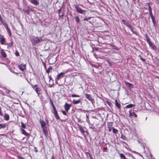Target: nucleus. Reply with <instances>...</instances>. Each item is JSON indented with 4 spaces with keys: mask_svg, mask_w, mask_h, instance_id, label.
<instances>
[{
    "mask_svg": "<svg viewBox=\"0 0 159 159\" xmlns=\"http://www.w3.org/2000/svg\"><path fill=\"white\" fill-rule=\"evenodd\" d=\"M18 67L20 70L23 71L26 69V65L21 64L18 65Z\"/></svg>",
    "mask_w": 159,
    "mask_h": 159,
    "instance_id": "obj_7",
    "label": "nucleus"
},
{
    "mask_svg": "<svg viewBox=\"0 0 159 159\" xmlns=\"http://www.w3.org/2000/svg\"><path fill=\"white\" fill-rule=\"evenodd\" d=\"M65 73L64 72H61L55 78L56 81L60 79L63 78L64 76Z\"/></svg>",
    "mask_w": 159,
    "mask_h": 159,
    "instance_id": "obj_4",
    "label": "nucleus"
},
{
    "mask_svg": "<svg viewBox=\"0 0 159 159\" xmlns=\"http://www.w3.org/2000/svg\"><path fill=\"white\" fill-rule=\"evenodd\" d=\"M85 154L88 159H92L91 154L88 152H85Z\"/></svg>",
    "mask_w": 159,
    "mask_h": 159,
    "instance_id": "obj_17",
    "label": "nucleus"
},
{
    "mask_svg": "<svg viewBox=\"0 0 159 159\" xmlns=\"http://www.w3.org/2000/svg\"><path fill=\"white\" fill-rule=\"evenodd\" d=\"M78 128L79 130L82 134H84V133L85 132V131L83 127L80 125L78 124Z\"/></svg>",
    "mask_w": 159,
    "mask_h": 159,
    "instance_id": "obj_10",
    "label": "nucleus"
},
{
    "mask_svg": "<svg viewBox=\"0 0 159 159\" xmlns=\"http://www.w3.org/2000/svg\"><path fill=\"white\" fill-rule=\"evenodd\" d=\"M52 67L50 66L48 69L46 70V72L48 73H49L50 72V70H52Z\"/></svg>",
    "mask_w": 159,
    "mask_h": 159,
    "instance_id": "obj_35",
    "label": "nucleus"
},
{
    "mask_svg": "<svg viewBox=\"0 0 159 159\" xmlns=\"http://www.w3.org/2000/svg\"><path fill=\"white\" fill-rule=\"evenodd\" d=\"M87 18H85L84 19L82 20V21H85V20H88Z\"/></svg>",
    "mask_w": 159,
    "mask_h": 159,
    "instance_id": "obj_53",
    "label": "nucleus"
},
{
    "mask_svg": "<svg viewBox=\"0 0 159 159\" xmlns=\"http://www.w3.org/2000/svg\"><path fill=\"white\" fill-rule=\"evenodd\" d=\"M3 89L6 90V92L7 93H8L10 92V91L6 89L5 87H3Z\"/></svg>",
    "mask_w": 159,
    "mask_h": 159,
    "instance_id": "obj_45",
    "label": "nucleus"
},
{
    "mask_svg": "<svg viewBox=\"0 0 159 159\" xmlns=\"http://www.w3.org/2000/svg\"><path fill=\"white\" fill-rule=\"evenodd\" d=\"M4 117L6 120H8L9 119V116L7 114H5Z\"/></svg>",
    "mask_w": 159,
    "mask_h": 159,
    "instance_id": "obj_25",
    "label": "nucleus"
},
{
    "mask_svg": "<svg viewBox=\"0 0 159 159\" xmlns=\"http://www.w3.org/2000/svg\"><path fill=\"white\" fill-rule=\"evenodd\" d=\"M150 16L151 17V19L152 20V23H153V24L154 25H155V24H156V21H155V18L153 16V15H150Z\"/></svg>",
    "mask_w": 159,
    "mask_h": 159,
    "instance_id": "obj_23",
    "label": "nucleus"
},
{
    "mask_svg": "<svg viewBox=\"0 0 159 159\" xmlns=\"http://www.w3.org/2000/svg\"><path fill=\"white\" fill-rule=\"evenodd\" d=\"M2 44H3L5 41V39L4 37H2L0 40Z\"/></svg>",
    "mask_w": 159,
    "mask_h": 159,
    "instance_id": "obj_29",
    "label": "nucleus"
},
{
    "mask_svg": "<svg viewBox=\"0 0 159 159\" xmlns=\"http://www.w3.org/2000/svg\"><path fill=\"white\" fill-rule=\"evenodd\" d=\"M122 21L123 24L125 25L126 26H127L129 25V24H130L128 22L126 21L125 20H122Z\"/></svg>",
    "mask_w": 159,
    "mask_h": 159,
    "instance_id": "obj_28",
    "label": "nucleus"
},
{
    "mask_svg": "<svg viewBox=\"0 0 159 159\" xmlns=\"http://www.w3.org/2000/svg\"><path fill=\"white\" fill-rule=\"evenodd\" d=\"M31 87H32L33 89H35L37 87H38V86L37 85V84H36L34 85H31Z\"/></svg>",
    "mask_w": 159,
    "mask_h": 159,
    "instance_id": "obj_43",
    "label": "nucleus"
},
{
    "mask_svg": "<svg viewBox=\"0 0 159 159\" xmlns=\"http://www.w3.org/2000/svg\"><path fill=\"white\" fill-rule=\"evenodd\" d=\"M1 55L4 58H6L7 57V55L6 53L3 51V50L2 49L1 50Z\"/></svg>",
    "mask_w": 159,
    "mask_h": 159,
    "instance_id": "obj_21",
    "label": "nucleus"
},
{
    "mask_svg": "<svg viewBox=\"0 0 159 159\" xmlns=\"http://www.w3.org/2000/svg\"><path fill=\"white\" fill-rule=\"evenodd\" d=\"M134 105L132 104H129L126 106V107L127 108H131L134 106Z\"/></svg>",
    "mask_w": 159,
    "mask_h": 159,
    "instance_id": "obj_27",
    "label": "nucleus"
},
{
    "mask_svg": "<svg viewBox=\"0 0 159 159\" xmlns=\"http://www.w3.org/2000/svg\"><path fill=\"white\" fill-rule=\"evenodd\" d=\"M121 138L123 140H125L126 139L125 136L124 135H123V134H121Z\"/></svg>",
    "mask_w": 159,
    "mask_h": 159,
    "instance_id": "obj_41",
    "label": "nucleus"
},
{
    "mask_svg": "<svg viewBox=\"0 0 159 159\" xmlns=\"http://www.w3.org/2000/svg\"><path fill=\"white\" fill-rule=\"evenodd\" d=\"M18 158L19 159H24V158H23V157H20V156H18Z\"/></svg>",
    "mask_w": 159,
    "mask_h": 159,
    "instance_id": "obj_51",
    "label": "nucleus"
},
{
    "mask_svg": "<svg viewBox=\"0 0 159 159\" xmlns=\"http://www.w3.org/2000/svg\"><path fill=\"white\" fill-rule=\"evenodd\" d=\"M1 19H2V18H1V15H0V20H1Z\"/></svg>",
    "mask_w": 159,
    "mask_h": 159,
    "instance_id": "obj_60",
    "label": "nucleus"
},
{
    "mask_svg": "<svg viewBox=\"0 0 159 159\" xmlns=\"http://www.w3.org/2000/svg\"><path fill=\"white\" fill-rule=\"evenodd\" d=\"M21 127L23 128H26V126L23 122H21Z\"/></svg>",
    "mask_w": 159,
    "mask_h": 159,
    "instance_id": "obj_39",
    "label": "nucleus"
},
{
    "mask_svg": "<svg viewBox=\"0 0 159 159\" xmlns=\"http://www.w3.org/2000/svg\"><path fill=\"white\" fill-rule=\"evenodd\" d=\"M148 11L150 15H153L152 14V9H148Z\"/></svg>",
    "mask_w": 159,
    "mask_h": 159,
    "instance_id": "obj_42",
    "label": "nucleus"
},
{
    "mask_svg": "<svg viewBox=\"0 0 159 159\" xmlns=\"http://www.w3.org/2000/svg\"><path fill=\"white\" fill-rule=\"evenodd\" d=\"M35 90L36 91V93L38 94L39 95L40 94L39 92L40 91V89L38 87H37L35 89Z\"/></svg>",
    "mask_w": 159,
    "mask_h": 159,
    "instance_id": "obj_26",
    "label": "nucleus"
},
{
    "mask_svg": "<svg viewBox=\"0 0 159 159\" xmlns=\"http://www.w3.org/2000/svg\"><path fill=\"white\" fill-rule=\"evenodd\" d=\"M115 106L118 109H120V104L118 103L117 99H116L115 100Z\"/></svg>",
    "mask_w": 159,
    "mask_h": 159,
    "instance_id": "obj_16",
    "label": "nucleus"
},
{
    "mask_svg": "<svg viewBox=\"0 0 159 159\" xmlns=\"http://www.w3.org/2000/svg\"><path fill=\"white\" fill-rule=\"evenodd\" d=\"M86 119H88L89 118L88 116L87 115V114L86 115Z\"/></svg>",
    "mask_w": 159,
    "mask_h": 159,
    "instance_id": "obj_56",
    "label": "nucleus"
},
{
    "mask_svg": "<svg viewBox=\"0 0 159 159\" xmlns=\"http://www.w3.org/2000/svg\"><path fill=\"white\" fill-rule=\"evenodd\" d=\"M47 123L48 124V121H47Z\"/></svg>",
    "mask_w": 159,
    "mask_h": 159,
    "instance_id": "obj_63",
    "label": "nucleus"
},
{
    "mask_svg": "<svg viewBox=\"0 0 159 159\" xmlns=\"http://www.w3.org/2000/svg\"><path fill=\"white\" fill-rule=\"evenodd\" d=\"M85 95L87 99L89 101L92 102L93 100V99L92 97L91 96L90 94H88L87 93L85 94Z\"/></svg>",
    "mask_w": 159,
    "mask_h": 159,
    "instance_id": "obj_11",
    "label": "nucleus"
},
{
    "mask_svg": "<svg viewBox=\"0 0 159 159\" xmlns=\"http://www.w3.org/2000/svg\"><path fill=\"white\" fill-rule=\"evenodd\" d=\"M91 18V17H89L88 18H87L88 20H89Z\"/></svg>",
    "mask_w": 159,
    "mask_h": 159,
    "instance_id": "obj_59",
    "label": "nucleus"
},
{
    "mask_svg": "<svg viewBox=\"0 0 159 159\" xmlns=\"http://www.w3.org/2000/svg\"><path fill=\"white\" fill-rule=\"evenodd\" d=\"M61 8H60V9L58 10V14H60V12L61 10Z\"/></svg>",
    "mask_w": 159,
    "mask_h": 159,
    "instance_id": "obj_50",
    "label": "nucleus"
},
{
    "mask_svg": "<svg viewBox=\"0 0 159 159\" xmlns=\"http://www.w3.org/2000/svg\"><path fill=\"white\" fill-rule=\"evenodd\" d=\"M0 115L1 116H3V115L2 113V112L1 108V107H0Z\"/></svg>",
    "mask_w": 159,
    "mask_h": 159,
    "instance_id": "obj_48",
    "label": "nucleus"
},
{
    "mask_svg": "<svg viewBox=\"0 0 159 159\" xmlns=\"http://www.w3.org/2000/svg\"><path fill=\"white\" fill-rule=\"evenodd\" d=\"M71 97L74 98V97H80V96L78 95H77L74 94H72L71 96Z\"/></svg>",
    "mask_w": 159,
    "mask_h": 159,
    "instance_id": "obj_40",
    "label": "nucleus"
},
{
    "mask_svg": "<svg viewBox=\"0 0 159 159\" xmlns=\"http://www.w3.org/2000/svg\"><path fill=\"white\" fill-rule=\"evenodd\" d=\"M71 106V104H69L67 103H65L64 107L66 111H68Z\"/></svg>",
    "mask_w": 159,
    "mask_h": 159,
    "instance_id": "obj_8",
    "label": "nucleus"
},
{
    "mask_svg": "<svg viewBox=\"0 0 159 159\" xmlns=\"http://www.w3.org/2000/svg\"><path fill=\"white\" fill-rule=\"evenodd\" d=\"M147 4L148 5V9H151V7L150 6V4H149V3H147Z\"/></svg>",
    "mask_w": 159,
    "mask_h": 159,
    "instance_id": "obj_49",
    "label": "nucleus"
},
{
    "mask_svg": "<svg viewBox=\"0 0 159 159\" xmlns=\"http://www.w3.org/2000/svg\"><path fill=\"white\" fill-rule=\"evenodd\" d=\"M81 102V100L80 99L78 100H75V99H74L72 101V103L74 104H77L80 103Z\"/></svg>",
    "mask_w": 159,
    "mask_h": 159,
    "instance_id": "obj_15",
    "label": "nucleus"
},
{
    "mask_svg": "<svg viewBox=\"0 0 159 159\" xmlns=\"http://www.w3.org/2000/svg\"><path fill=\"white\" fill-rule=\"evenodd\" d=\"M30 2L32 3L35 5L39 4V2L36 0H30Z\"/></svg>",
    "mask_w": 159,
    "mask_h": 159,
    "instance_id": "obj_18",
    "label": "nucleus"
},
{
    "mask_svg": "<svg viewBox=\"0 0 159 159\" xmlns=\"http://www.w3.org/2000/svg\"><path fill=\"white\" fill-rule=\"evenodd\" d=\"M125 84L128 87V88H129L130 89H131V88H132L133 87V85L129 83V82H126L125 83Z\"/></svg>",
    "mask_w": 159,
    "mask_h": 159,
    "instance_id": "obj_20",
    "label": "nucleus"
},
{
    "mask_svg": "<svg viewBox=\"0 0 159 159\" xmlns=\"http://www.w3.org/2000/svg\"><path fill=\"white\" fill-rule=\"evenodd\" d=\"M103 149L105 150H106L107 149V147H104L103 148Z\"/></svg>",
    "mask_w": 159,
    "mask_h": 159,
    "instance_id": "obj_57",
    "label": "nucleus"
},
{
    "mask_svg": "<svg viewBox=\"0 0 159 159\" xmlns=\"http://www.w3.org/2000/svg\"><path fill=\"white\" fill-rule=\"evenodd\" d=\"M23 11L25 13H26L27 14H29L30 11H29V10H26L23 9Z\"/></svg>",
    "mask_w": 159,
    "mask_h": 159,
    "instance_id": "obj_37",
    "label": "nucleus"
},
{
    "mask_svg": "<svg viewBox=\"0 0 159 159\" xmlns=\"http://www.w3.org/2000/svg\"><path fill=\"white\" fill-rule=\"evenodd\" d=\"M7 45L8 48L11 47L13 46L12 42H11L10 43H7Z\"/></svg>",
    "mask_w": 159,
    "mask_h": 159,
    "instance_id": "obj_32",
    "label": "nucleus"
},
{
    "mask_svg": "<svg viewBox=\"0 0 159 159\" xmlns=\"http://www.w3.org/2000/svg\"><path fill=\"white\" fill-rule=\"evenodd\" d=\"M75 20L77 23H79L80 22V19L78 16H76L75 17Z\"/></svg>",
    "mask_w": 159,
    "mask_h": 159,
    "instance_id": "obj_30",
    "label": "nucleus"
},
{
    "mask_svg": "<svg viewBox=\"0 0 159 159\" xmlns=\"http://www.w3.org/2000/svg\"><path fill=\"white\" fill-rule=\"evenodd\" d=\"M2 22V24L3 25V24H5V22H3V20L2 18L1 20H0Z\"/></svg>",
    "mask_w": 159,
    "mask_h": 159,
    "instance_id": "obj_52",
    "label": "nucleus"
},
{
    "mask_svg": "<svg viewBox=\"0 0 159 159\" xmlns=\"http://www.w3.org/2000/svg\"><path fill=\"white\" fill-rule=\"evenodd\" d=\"M108 128L109 131L111 132L112 129V123L111 122H109L108 123Z\"/></svg>",
    "mask_w": 159,
    "mask_h": 159,
    "instance_id": "obj_19",
    "label": "nucleus"
},
{
    "mask_svg": "<svg viewBox=\"0 0 159 159\" xmlns=\"http://www.w3.org/2000/svg\"><path fill=\"white\" fill-rule=\"evenodd\" d=\"M15 55L17 57L19 56V53L17 51H16Z\"/></svg>",
    "mask_w": 159,
    "mask_h": 159,
    "instance_id": "obj_46",
    "label": "nucleus"
},
{
    "mask_svg": "<svg viewBox=\"0 0 159 159\" xmlns=\"http://www.w3.org/2000/svg\"><path fill=\"white\" fill-rule=\"evenodd\" d=\"M20 130L22 134L26 136H28L29 135V134L24 129L21 128L20 129Z\"/></svg>",
    "mask_w": 159,
    "mask_h": 159,
    "instance_id": "obj_14",
    "label": "nucleus"
},
{
    "mask_svg": "<svg viewBox=\"0 0 159 159\" xmlns=\"http://www.w3.org/2000/svg\"><path fill=\"white\" fill-rule=\"evenodd\" d=\"M127 27L130 29L134 34L136 35L138 34V32L136 29L134 27L132 26L130 24Z\"/></svg>",
    "mask_w": 159,
    "mask_h": 159,
    "instance_id": "obj_3",
    "label": "nucleus"
},
{
    "mask_svg": "<svg viewBox=\"0 0 159 159\" xmlns=\"http://www.w3.org/2000/svg\"><path fill=\"white\" fill-rule=\"evenodd\" d=\"M50 102H51V104L52 106L53 110L56 109V108L54 106V105L52 102V100H51V98L50 99Z\"/></svg>",
    "mask_w": 159,
    "mask_h": 159,
    "instance_id": "obj_31",
    "label": "nucleus"
},
{
    "mask_svg": "<svg viewBox=\"0 0 159 159\" xmlns=\"http://www.w3.org/2000/svg\"><path fill=\"white\" fill-rule=\"evenodd\" d=\"M64 16V15L62 14L61 15L60 14H59V18H61V19H62L63 18V16Z\"/></svg>",
    "mask_w": 159,
    "mask_h": 159,
    "instance_id": "obj_44",
    "label": "nucleus"
},
{
    "mask_svg": "<svg viewBox=\"0 0 159 159\" xmlns=\"http://www.w3.org/2000/svg\"><path fill=\"white\" fill-rule=\"evenodd\" d=\"M112 130L113 132L114 133H117L118 132V130H117V129L114 128H112Z\"/></svg>",
    "mask_w": 159,
    "mask_h": 159,
    "instance_id": "obj_36",
    "label": "nucleus"
},
{
    "mask_svg": "<svg viewBox=\"0 0 159 159\" xmlns=\"http://www.w3.org/2000/svg\"><path fill=\"white\" fill-rule=\"evenodd\" d=\"M3 25H4L5 28H6V30L10 36H11V32L10 31V29L8 28L7 24L6 23H5V24H3Z\"/></svg>",
    "mask_w": 159,
    "mask_h": 159,
    "instance_id": "obj_9",
    "label": "nucleus"
},
{
    "mask_svg": "<svg viewBox=\"0 0 159 159\" xmlns=\"http://www.w3.org/2000/svg\"><path fill=\"white\" fill-rule=\"evenodd\" d=\"M51 159H55L54 158V155H52V156L51 157Z\"/></svg>",
    "mask_w": 159,
    "mask_h": 159,
    "instance_id": "obj_54",
    "label": "nucleus"
},
{
    "mask_svg": "<svg viewBox=\"0 0 159 159\" xmlns=\"http://www.w3.org/2000/svg\"><path fill=\"white\" fill-rule=\"evenodd\" d=\"M7 126V125L6 123H3L0 124V129L2 128H5Z\"/></svg>",
    "mask_w": 159,
    "mask_h": 159,
    "instance_id": "obj_24",
    "label": "nucleus"
},
{
    "mask_svg": "<svg viewBox=\"0 0 159 159\" xmlns=\"http://www.w3.org/2000/svg\"><path fill=\"white\" fill-rule=\"evenodd\" d=\"M148 44L150 47L152 49L154 50H156L157 49L156 47L154 45L152 42Z\"/></svg>",
    "mask_w": 159,
    "mask_h": 159,
    "instance_id": "obj_12",
    "label": "nucleus"
},
{
    "mask_svg": "<svg viewBox=\"0 0 159 159\" xmlns=\"http://www.w3.org/2000/svg\"><path fill=\"white\" fill-rule=\"evenodd\" d=\"M144 36H145V38L146 39V40L147 41V42L148 44L152 43V42L151 41L149 37L148 36L147 34H144Z\"/></svg>",
    "mask_w": 159,
    "mask_h": 159,
    "instance_id": "obj_13",
    "label": "nucleus"
},
{
    "mask_svg": "<svg viewBox=\"0 0 159 159\" xmlns=\"http://www.w3.org/2000/svg\"><path fill=\"white\" fill-rule=\"evenodd\" d=\"M88 22L89 23H90V24H91L92 23V22L91 21H88Z\"/></svg>",
    "mask_w": 159,
    "mask_h": 159,
    "instance_id": "obj_61",
    "label": "nucleus"
},
{
    "mask_svg": "<svg viewBox=\"0 0 159 159\" xmlns=\"http://www.w3.org/2000/svg\"><path fill=\"white\" fill-rule=\"evenodd\" d=\"M39 122L43 129V131L44 134L46 136L48 134V128L47 126L46 123L41 119H40Z\"/></svg>",
    "mask_w": 159,
    "mask_h": 159,
    "instance_id": "obj_1",
    "label": "nucleus"
},
{
    "mask_svg": "<svg viewBox=\"0 0 159 159\" xmlns=\"http://www.w3.org/2000/svg\"><path fill=\"white\" fill-rule=\"evenodd\" d=\"M26 80H27V82L29 83H30V82L29 81V80H28L27 79V78H26Z\"/></svg>",
    "mask_w": 159,
    "mask_h": 159,
    "instance_id": "obj_58",
    "label": "nucleus"
},
{
    "mask_svg": "<svg viewBox=\"0 0 159 159\" xmlns=\"http://www.w3.org/2000/svg\"><path fill=\"white\" fill-rule=\"evenodd\" d=\"M56 83H57V81H56Z\"/></svg>",
    "mask_w": 159,
    "mask_h": 159,
    "instance_id": "obj_62",
    "label": "nucleus"
},
{
    "mask_svg": "<svg viewBox=\"0 0 159 159\" xmlns=\"http://www.w3.org/2000/svg\"><path fill=\"white\" fill-rule=\"evenodd\" d=\"M139 57H140V59L141 60H142L144 62L146 60L145 59L143 58L140 55H139Z\"/></svg>",
    "mask_w": 159,
    "mask_h": 159,
    "instance_id": "obj_38",
    "label": "nucleus"
},
{
    "mask_svg": "<svg viewBox=\"0 0 159 159\" xmlns=\"http://www.w3.org/2000/svg\"><path fill=\"white\" fill-rule=\"evenodd\" d=\"M75 7L76 11L80 14H83L84 11L77 5H75Z\"/></svg>",
    "mask_w": 159,
    "mask_h": 159,
    "instance_id": "obj_5",
    "label": "nucleus"
},
{
    "mask_svg": "<svg viewBox=\"0 0 159 159\" xmlns=\"http://www.w3.org/2000/svg\"><path fill=\"white\" fill-rule=\"evenodd\" d=\"M120 155L121 158H122L123 159H127L125 156L123 154L121 153L120 154Z\"/></svg>",
    "mask_w": 159,
    "mask_h": 159,
    "instance_id": "obj_33",
    "label": "nucleus"
},
{
    "mask_svg": "<svg viewBox=\"0 0 159 159\" xmlns=\"http://www.w3.org/2000/svg\"><path fill=\"white\" fill-rule=\"evenodd\" d=\"M131 116H134L135 117H137V115L135 114L134 112H131L130 111L129 112V116L130 117Z\"/></svg>",
    "mask_w": 159,
    "mask_h": 159,
    "instance_id": "obj_22",
    "label": "nucleus"
},
{
    "mask_svg": "<svg viewBox=\"0 0 159 159\" xmlns=\"http://www.w3.org/2000/svg\"><path fill=\"white\" fill-rule=\"evenodd\" d=\"M107 104L109 105H110V104H111V103L109 102H108V101H107Z\"/></svg>",
    "mask_w": 159,
    "mask_h": 159,
    "instance_id": "obj_55",
    "label": "nucleus"
},
{
    "mask_svg": "<svg viewBox=\"0 0 159 159\" xmlns=\"http://www.w3.org/2000/svg\"><path fill=\"white\" fill-rule=\"evenodd\" d=\"M61 112L63 115H67V113L66 112V111L62 110L61 111Z\"/></svg>",
    "mask_w": 159,
    "mask_h": 159,
    "instance_id": "obj_47",
    "label": "nucleus"
},
{
    "mask_svg": "<svg viewBox=\"0 0 159 159\" xmlns=\"http://www.w3.org/2000/svg\"><path fill=\"white\" fill-rule=\"evenodd\" d=\"M48 78L49 79V82L50 83L52 82V84H53V80H52V77H51V76H49Z\"/></svg>",
    "mask_w": 159,
    "mask_h": 159,
    "instance_id": "obj_34",
    "label": "nucleus"
},
{
    "mask_svg": "<svg viewBox=\"0 0 159 159\" xmlns=\"http://www.w3.org/2000/svg\"><path fill=\"white\" fill-rule=\"evenodd\" d=\"M52 113L56 117V118L57 120L60 119V117L59 116L58 113L57 112V111L56 109L53 110V111H52Z\"/></svg>",
    "mask_w": 159,
    "mask_h": 159,
    "instance_id": "obj_6",
    "label": "nucleus"
},
{
    "mask_svg": "<svg viewBox=\"0 0 159 159\" xmlns=\"http://www.w3.org/2000/svg\"><path fill=\"white\" fill-rule=\"evenodd\" d=\"M43 41L42 37H36L33 39L31 41L33 44L35 45L36 44L40 43Z\"/></svg>",
    "mask_w": 159,
    "mask_h": 159,
    "instance_id": "obj_2",
    "label": "nucleus"
}]
</instances>
